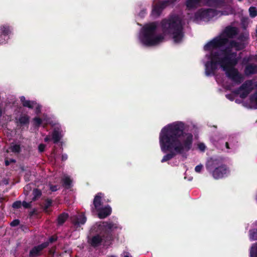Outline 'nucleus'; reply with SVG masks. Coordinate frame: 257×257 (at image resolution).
Wrapping results in <instances>:
<instances>
[{
	"instance_id": "obj_17",
	"label": "nucleus",
	"mask_w": 257,
	"mask_h": 257,
	"mask_svg": "<svg viewBox=\"0 0 257 257\" xmlns=\"http://www.w3.org/2000/svg\"><path fill=\"white\" fill-rule=\"evenodd\" d=\"M244 73L246 76L257 74V64L254 63L247 64L244 67Z\"/></svg>"
},
{
	"instance_id": "obj_37",
	"label": "nucleus",
	"mask_w": 257,
	"mask_h": 257,
	"mask_svg": "<svg viewBox=\"0 0 257 257\" xmlns=\"http://www.w3.org/2000/svg\"><path fill=\"white\" fill-rule=\"evenodd\" d=\"M252 58V56H249L247 57H244L243 58L242 61V64H243V65L246 64L247 65V64H249V62L251 60Z\"/></svg>"
},
{
	"instance_id": "obj_56",
	"label": "nucleus",
	"mask_w": 257,
	"mask_h": 257,
	"mask_svg": "<svg viewBox=\"0 0 257 257\" xmlns=\"http://www.w3.org/2000/svg\"><path fill=\"white\" fill-rule=\"evenodd\" d=\"M49 253L54 254V252H52V250H49Z\"/></svg>"
},
{
	"instance_id": "obj_12",
	"label": "nucleus",
	"mask_w": 257,
	"mask_h": 257,
	"mask_svg": "<svg viewBox=\"0 0 257 257\" xmlns=\"http://www.w3.org/2000/svg\"><path fill=\"white\" fill-rule=\"evenodd\" d=\"M211 173L215 179H219L226 176L229 173V170L226 165L222 164L215 168Z\"/></svg>"
},
{
	"instance_id": "obj_45",
	"label": "nucleus",
	"mask_w": 257,
	"mask_h": 257,
	"mask_svg": "<svg viewBox=\"0 0 257 257\" xmlns=\"http://www.w3.org/2000/svg\"><path fill=\"white\" fill-rule=\"evenodd\" d=\"M46 146L43 144H41L38 146L39 151L41 153L43 152L45 150Z\"/></svg>"
},
{
	"instance_id": "obj_46",
	"label": "nucleus",
	"mask_w": 257,
	"mask_h": 257,
	"mask_svg": "<svg viewBox=\"0 0 257 257\" xmlns=\"http://www.w3.org/2000/svg\"><path fill=\"white\" fill-rule=\"evenodd\" d=\"M203 168V165L201 164L196 166L195 168V171L197 173H200Z\"/></svg>"
},
{
	"instance_id": "obj_57",
	"label": "nucleus",
	"mask_w": 257,
	"mask_h": 257,
	"mask_svg": "<svg viewBox=\"0 0 257 257\" xmlns=\"http://www.w3.org/2000/svg\"><path fill=\"white\" fill-rule=\"evenodd\" d=\"M124 257H129L128 255H125L124 256Z\"/></svg>"
},
{
	"instance_id": "obj_41",
	"label": "nucleus",
	"mask_w": 257,
	"mask_h": 257,
	"mask_svg": "<svg viewBox=\"0 0 257 257\" xmlns=\"http://www.w3.org/2000/svg\"><path fill=\"white\" fill-rule=\"evenodd\" d=\"M250 238L253 240H257V229L250 233Z\"/></svg>"
},
{
	"instance_id": "obj_48",
	"label": "nucleus",
	"mask_w": 257,
	"mask_h": 257,
	"mask_svg": "<svg viewBox=\"0 0 257 257\" xmlns=\"http://www.w3.org/2000/svg\"><path fill=\"white\" fill-rule=\"evenodd\" d=\"M50 190H51L52 192L56 191L58 190V187H57V186H56V185H52V186L50 187Z\"/></svg>"
},
{
	"instance_id": "obj_58",
	"label": "nucleus",
	"mask_w": 257,
	"mask_h": 257,
	"mask_svg": "<svg viewBox=\"0 0 257 257\" xmlns=\"http://www.w3.org/2000/svg\"><path fill=\"white\" fill-rule=\"evenodd\" d=\"M255 57L256 59H257V55H255Z\"/></svg>"
},
{
	"instance_id": "obj_28",
	"label": "nucleus",
	"mask_w": 257,
	"mask_h": 257,
	"mask_svg": "<svg viewBox=\"0 0 257 257\" xmlns=\"http://www.w3.org/2000/svg\"><path fill=\"white\" fill-rule=\"evenodd\" d=\"M249 101L251 104H253V108L257 109V90L249 97Z\"/></svg>"
},
{
	"instance_id": "obj_29",
	"label": "nucleus",
	"mask_w": 257,
	"mask_h": 257,
	"mask_svg": "<svg viewBox=\"0 0 257 257\" xmlns=\"http://www.w3.org/2000/svg\"><path fill=\"white\" fill-rule=\"evenodd\" d=\"M52 205V200L49 198L46 199L43 205V211L46 213H48L49 211L48 208L51 206Z\"/></svg>"
},
{
	"instance_id": "obj_59",
	"label": "nucleus",
	"mask_w": 257,
	"mask_h": 257,
	"mask_svg": "<svg viewBox=\"0 0 257 257\" xmlns=\"http://www.w3.org/2000/svg\"><path fill=\"white\" fill-rule=\"evenodd\" d=\"M239 2H242V0H238Z\"/></svg>"
},
{
	"instance_id": "obj_32",
	"label": "nucleus",
	"mask_w": 257,
	"mask_h": 257,
	"mask_svg": "<svg viewBox=\"0 0 257 257\" xmlns=\"http://www.w3.org/2000/svg\"><path fill=\"white\" fill-rule=\"evenodd\" d=\"M249 16L251 18H255L257 16V9L255 7H250L248 10Z\"/></svg>"
},
{
	"instance_id": "obj_43",
	"label": "nucleus",
	"mask_w": 257,
	"mask_h": 257,
	"mask_svg": "<svg viewBox=\"0 0 257 257\" xmlns=\"http://www.w3.org/2000/svg\"><path fill=\"white\" fill-rule=\"evenodd\" d=\"M22 205H23V206L25 208H27V209L30 208L31 207V202L28 203V202L24 201L22 203Z\"/></svg>"
},
{
	"instance_id": "obj_9",
	"label": "nucleus",
	"mask_w": 257,
	"mask_h": 257,
	"mask_svg": "<svg viewBox=\"0 0 257 257\" xmlns=\"http://www.w3.org/2000/svg\"><path fill=\"white\" fill-rule=\"evenodd\" d=\"M177 0H165L158 2L153 7L151 15L154 18L159 17L163 10L167 6L173 4Z\"/></svg>"
},
{
	"instance_id": "obj_40",
	"label": "nucleus",
	"mask_w": 257,
	"mask_h": 257,
	"mask_svg": "<svg viewBox=\"0 0 257 257\" xmlns=\"http://www.w3.org/2000/svg\"><path fill=\"white\" fill-rule=\"evenodd\" d=\"M31 176V172L30 171H28L25 173L24 178L26 182H29L30 180Z\"/></svg>"
},
{
	"instance_id": "obj_13",
	"label": "nucleus",
	"mask_w": 257,
	"mask_h": 257,
	"mask_svg": "<svg viewBox=\"0 0 257 257\" xmlns=\"http://www.w3.org/2000/svg\"><path fill=\"white\" fill-rule=\"evenodd\" d=\"M253 82L252 80H247L245 81L239 87V89L242 91L240 94V97L242 99L245 98L248 94L251 92Z\"/></svg>"
},
{
	"instance_id": "obj_39",
	"label": "nucleus",
	"mask_w": 257,
	"mask_h": 257,
	"mask_svg": "<svg viewBox=\"0 0 257 257\" xmlns=\"http://www.w3.org/2000/svg\"><path fill=\"white\" fill-rule=\"evenodd\" d=\"M22 206V202L21 201H16L14 202L12 205V207L15 209H19Z\"/></svg>"
},
{
	"instance_id": "obj_36",
	"label": "nucleus",
	"mask_w": 257,
	"mask_h": 257,
	"mask_svg": "<svg viewBox=\"0 0 257 257\" xmlns=\"http://www.w3.org/2000/svg\"><path fill=\"white\" fill-rule=\"evenodd\" d=\"M248 38V37L243 34V33H241L238 37L237 38V39L240 41V42H243L244 41H246Z\"/></svg>"
},
{
	"instance_id": "obj_31",
	"label": "nucleus",
	"mask_w": 257,
	"mask_h": 257,
	"mask_svg": "<svg viewBox=\"0 0 257 257\" xmlns=\"http://www.w3.org/2000/svg\"><path fill=\"white\" fill-rule=\"evenodd\" d=\"M11 151L14 153H20L21 152V148L20 145H14L11 146L10 148Z\"/></svg>"
},
{
	"instance_id": "obj_60",
	"label": "nucleus",
	"mask_w": 257,
	"mask_h": 257,
	"mask_svg": "<svg viewBox=\"0 0 257 257\" xmlns=\"http://www.w3.org/2000/svg\"><path fill=\"white\" fill-rule=\"evenodd\" d=\"M256 33H257V29H256Z\"/></svg>"
},
{
	"instance_id": "obj_11",
	"label": "nucleus",
	"mask_w": 257,
	"mask_h": 257,
	"mask_svg": "<svg viewBox=\"0 0 257 257\" xmlns=\"http://www.w3.org/2000/svg\"><path fill=\"white\" fill-rule=\"evenodd\" d=\"M13 29L8 24L0 26V45L5 44L12 34Z\"/></svg>"
},
{
	"instance_id": "obj_24",
	"label": "nucleus",
	"mask_w": 257,
	"mask_h": 257,
	"mask_svg": "<svg viewBox=\"0 0 257 257\" xmlns=\"http://www.w3.org/2000/svg\"><path fill=\"white\" fill-rule=\"evenodd\" d=\"M227 44V46L221 50L223 56L235 55V54L237 53L236 52H232L233 47L230 46V42H228Z\"/></svg>"
},
{
	"instance_id": "obj_20",
	"label": "nucleus",
	"mask_w": 257,
	"mask_h": 257,
	"mask_svg": "<svg viewBox=\"0 0 257 257\" xmlns=\"http://www.w3.org/2000/svg\"><path fill=\"white\" fill-rule=\"evenodd\" d=\"M102 195V193L99 192L94 196L93 204L96 210L100 208V206L102 205L101 198Z\"/></svg>"
},
{
	"instance_id": "obj_8",
	"label": "nucleus",
	"mask_w": 257,
	"mask_h": 257,
	"mask_svg": "<svg viewBox=\"0 0 257 257\" xmlns=\"http://www.w3.org/2000/svg\"><path fill=\"white\" fill-rule=\"evenodd\" d=\"M222 69L224 71H225L226 76L227 78L233 82L238 84L242 82L243 77L242 74L239 72L238 69L235 67H226V69L225 68Z\"/></svg>"
},
{
	"instance_id": "obj_4",
	"label": "nucleus",
	"mask_w": 257,
	"mask_h": 257,
	"mask_svg": "<svg viewBox=\"0 0 257 257\" xmlns=\"http://www.w3.org/2000/svg\"><path fill=\"white\" fill-rule=\"evenodd\" d=\"M157 24L153 22L145 26L140 36L141 43L146 46H153L159 44L164 39L162 35H157Z\"/></svg>"
},
{
	"instance_id": "obj_21",
	"label": "nucleus",
	"mask_w": 257,
	"mask_h": 257,
	"mask_svg": "<svg viewBox=\"0 0 257 257\" xmlns=\"http://www.w3.org/2000/svg\"><path fill=\"white\" fill-rule=\"evenodd\" d=\"M86 221V217L84 214H81L77 217L75 220L73 221V224L76 227H79L80 225H83Z\"/></svg>"
},
{
	"instance_id": "obj_14",
	"label": "nucleus",
	"mask_w": 257,
	"mask_h": 257,
	"mask_svg": "<svg viewBox=\"0 0 257 257\" xmlns=\"http://www.w3.org/2000/svg\"><path fill=\"white\" fill-rule=\"evenodd\" d=\"M48 246V243L43 242L40 244L34 246L30 250L29 257H38L42 255L44 249Z\"/></svg>"
},
{
	"instance_id": "obj_51",
	"label": "nucleus",
	"mask_w": 257,
	"mask_h": 257,
	"mask_svg": "<svg viewBox=\"0 0 257 257\" xmlns=\"http://www.w3.org/2000/svg\"><path fill=\"white\" fill-rule=\"evenodd\" d=\"M68 159V156L66 154H63L62 155V161H65Z\"/></svg>"
},
{
	"instance_id": "obj_16",
	"label": "nucleus",
	"mask_w": 257,
	"mask_h": 257,
	"mask_svg": "<svg viewBox=\"0 0 257 257\" xmlns=\"http://www.w3.org/2000/svg\"><path fill=\"white\" fill-rule=\"evenodd\" d=\"M98 212V217L100 219H104L110 215L112 212L110 206L108 205L104 207L99 208L96 210Z\"/></svg>"
},
{
	"instance_id": "obj_5",
	"label": "nucleus",
	"mask_w": 257,
	"mask_h": 257,
	"mask_svg": "<svg viewBox=\"0 0 257 257\" xmlns=\"http://www.w3.org/2000/svg\"><path fill=\"white\" fill-rule=\"evenodd\" d=\"M117 227L116 224L112 222H103L99 226L100 229L103 232L101 234H96L92 237L88 241L89 243L93 247H96L101 245L103 240L104 241H110L112 238L111 231L112 229Z\"/></svg>"
},
{
	"instance_id": "obj_2",
	"label": "nucleus",
	"mask_w": 257,
	"mask_h": 257,
	"mask_svg": "<svg viewBox=\"0 0 257 257\" xmlns=\"http://www.w3.org/2000/svg\"><path fill=\"white\" fill-rule=\"evenodd\" d=\"M164 33L171 35L175 43H180L184 36L182 21L178 16H171L169 19H163L161 23Z\"/></svg>"
},
{
	"instance_id": "obj_35",
	"label": "nucleus",
	"mask_w": 257,
	"mask_h": 257,
	"mask_svg": "<svg viewBox=\"0 0 257 257\" xmlns=\"http://www.w3.org/2000/svg\"><path fill=\"white\" fill-rule=\"evenodd\" d=\"M250 257H257V245L255 246H252L250 251Z\"/></svg>"
},
{
	"instance_id": "obj_53",
	"label": "nucleus",
	"mask_w": 257,
	"mask_h": 257,
	"mask_svg": "<svg viewBox=\"0 0 257 257\" xmlns=\"http://www.w3.org/2000/svg\"><path fill=\"white\" fill-rule=\"evenodd\" d=\"M225 147L226 149H230L229 146V144L228 142L225 143Z\"/></svg>"
},
{
	"instance_id": "obj_44",
	"label": "nucleus",
	"mask_w": 257,
	"mask_h": 257,
	"mask_svg": "<svg viewBox=\"0 0 257 257\" xmlns=\"http://www.w3.org/2000/svg\"><path fill=\"white\" fill-rule=\"evenodd\" d=\"M16 162V160H15L14 159H11L9 160L8 159H6L5 161V165L6 166H9L10 163H15Z\"/></svg>"
},
{
	"instance_id": "obj_7",
	"label": "nucleus",
	"mask_w": 257,
	"mask_h": 257,
	"mask_svg": "<svg viewBox=\"0 0 257 257\" xmlns=\"http://www.w3.org/2000/svg\"><path fill=\"white\" fill-rule=\"evenodd\" d=\"M220 66L221 68H225L230 67H235L238 64L240 57H237V53L235 55H226L222 57H220L219 52Z\"/></svg>"
},
{
	"instance_id": "obj_22",
	"label": "nucleus",
	"mask_w": 257,
	"mask_h": 257,
	"mask_svg": "<svg viewBox=\"0 0 257 257\" xmlns=\"http://www.w3.org/2000/svg\"><path fill=\"white\" fill-rule=\"evenodd\" d=\"M20 100L24 107H28L31 109H33L34 104H36V102L34 101L26 100L25 96H22L20 97Z\"/></svg>"
},
{
	"instance_id": "obj_33",
	"label": "nucleus",
	"mask_w": 257,
	"mask_h": 257,
	"mask_svg": "<svg viewBox=\"0 0 257 257\" xmlns=\"http://www.w3.org/2000/svg\"><path fill=\"white\" fill-rule=\"evenodd\" d=\"M34 125L35 127H38L42 123V119L38 117H35L33 118Z\"/></svg>"
},
{
	"instance_id": "obj_26",
	"label": "nucleus",
	"mask_w": 257,
	"mask_h": 257,
	"mask_svg": "<svg viewBox=\"0 0 257 257\" xmlns=\"http://www.w3.org/2000/svg\"><path fill=\"white\" fill-rule=\"evenodd\" d=\"M200 2L201 0H187L186 6L188 9H192L196 8Z\"/></svg>"
},
{
	"instance_id": "obj_49",
	"label": "nucleus",
	"mask_w": 257,
	"mask_h": 257,
	"mask_svg": "<svg viewBox=\"0 0 257 257\" xmlns=\"http://www.w3.org/2000/svg\"><path fill=\"white\" fill-rule=\"evenodd\" d=\"M226 97L230 100L233 101L234 100V97L231 94H228L226 95Z\"/></svg>"
},
{
	"instance_id": "obj_47",
	"label": "nucleus",
	"mask_w": 257,
	"mask_h": 257,
	"mask_svg": "<svg viewBox=\"0 0 257 257\" xmlns=\"http://www.w3.org/2000/svg\"><path fill=\"white\" fill-rule=\"evenodd\" d=\"M240 91H242L241 90L239 89V87L237 89L233 90L232 91V93L235 95H240V94L241 93H240Z\"/></svg>"
},
{
	"instance_id": "obj_6",
	"label": "nucleus",
	"mask_w": 257,
	"mask_h": 257,
	"mask_svg": "<svg viewBox=\"0 0 257 257\" xmlns=\"http://www.w3.org/2000/svg\"><path fill=\"white\" fill-rule=\"evenodd\" d=\"M210 61L206 62L205 74L207 76L214 75L215 71L217 69L218 65H220L219 52L211 51L209 56Z\"/></svg>"
},
{
	"instance_id": "obj_55",
	"label": "nucleus",
	"mask_w": 257,
	"mask_h": 257,
	"mask_svg": "<svg viewBox=\"0 0 257 257\" xmlns=\"http://www.w3.org/2000/svg\"><path fill=\"white\" fill-rule=\"evenodd\" d=\"M2 115V111L1 110V109H0V116H1Z\"/></svg>"
},
{
	"instance_id": "obj_3",
	"label": "nucleus",
	"mask_w": 257,
	"mask_h": 257,
	"mask_svg": "<svg viewBox=\"0 0 257 257\" xmlns=\"http://www.w3.org/2000/svg\"><path fill=\"white\" fill-rule=\"evenodd\" d=\"M238 34V30L236 27L226 26L219 36H218L208 42L204 46L205 51H210L212 49L222 47L230 41L229 39L234 38Z\"/></svg>"
},
{
	"instance_id": "obj_50",
	"label": "nucleus",
	"mask_w": 257,
	"mask_h": 257,
	"mask_svg": "<svg viewBox=\"0 0 257 257\" xmlns=\"http://www.w3.org/2000/svg\"><path fill=\"white\" fill-rule=\"evenodd\" d=\"M198 147L201 151H204L205 150V146L204 144H200Z\"/></svg>"
},
{
	"instance_id": "obj_42",
	"label": "nucleus",
	"mask_w": 257,
	"mask_h": 257,
	"mask_svg": "<svg viewBox=\"0 0 257 257\" xmlns=\"http://www.w3.org/2000/svg\"><path fill=\"white\" fill-rule=\"evenodd\" d=\"M20 221L19 219H14L11 222L10 225L12 227L17 226L20 224Z\"/></svg>"
},
{
	"instance_id": "obj_54",
	"label": "nucleus",
	"mask_w": 257,
	"mask_h": 257,
	"mask_svg": "<svg viewBox=\"0 0 257 257\" xmlns=\"http://www.w3.org/2000/svg\"><path fill=\"white\" fill-rule=\"evenodd\" d=\"M3 200H4V198H2V197L0 198V203L2 202L3 201Z\"/></svg>"
},
{
	"instance_id": "obj_27",
	"label": "nucleus",
	"mask_w": 257,
	"mask_h": 257,
	"mask_svg": "<svg viewBox=\"0 0 257 257\" xmlns=\"http://www.w3.org/2000/svg\"><path fill=\"white\" fill-rule=\"evenodd\" d=\"M33 197L32 199L33 201H35L38 200L42 196V191L41 190L35 188L33 190L32 192Z\"/></svg>"
},
{
	"instance_id": "obj_52",
	"label": "nucleus",
	"mask_w": 257,
	"mask_h": 257,
	"mask_svg": "<svg viewBox=\"0 0 257 257\" xmlns=\"http://www.w3.org/2000/svg\"><path fill=\"white\" fill-rule=\"evenodd\" d=\"M51 140V138H50V137L49 136H47L45 138H44V141L45 142H49Z\"/></svg>"
},
{
	"instance_id": "obj_15",
	"label": "nucleus",
	"mask_w": 257,
	"mask_h": 257,
	"mask_svg": "<svg viewBox=\"0 0 257 257\" xmlns=\"http://www.w3.org/2000/svg\"><path fill=\"white\" fill-rule=\"evenodd\" d=\"M222 165V160L219 158H210L208 159L206 164V169L211 172L215 168H218Z\"/></svg>"
},
{
	"instance_id": "obj_23",
	"label": "nucleus",
	"mask_w": 257,
	"mask_h": 257,
	"mask_svg": "<svg viewBox=\"0 0 257 257\" xmlns=\"http://www.w3.org/2000/svg\"><path fill=\"white\" fill-rule=\"evenodd\" d=\"M69 217L67 213L63 212L58 215L57 217V224L59 226L62 225Z\"/></svg>"
},
{
	"instance_id": "obj_18",
	"label": "nucleus",
	"mask_w": 257,
	"mask_h": 257,
	"mask_svg": "<svg viewBox=\"0 0 257 257\" xmlns=\"http://www.w3.org/2000/svg\"><path fill=\"white\" fill-rule=\"evenodd\" d=\"M62 138L61 131L59 127H55L52 134V140L55 144L58 143Z\"/></svg>"
},
{
	"instance_id": "obj_19",
	"label": "nucleus",
	"mask_w": 257,
	"mask_h": 257,
	"mask_svg": "<svg viewBox=\"0 0 257 257\" xmlns=\"http://www.w3.org/2000/svg\"><path fill=\"white\" fill-rule=\"evenodd\" d=\"M230 46L233 47L236 51L243 50L246 47V45L242 42H237L235 40H230Z\"/></svg>"
},
{
	"instance_id": "obj_1",
	"label": "nucleus",
	"mask_w": 257,
	"mask_h": 257,
	"mask_svg": "<svg viewBox=\"0 0 257 257\" xmlns=\"http://www.w3.org/2000/svg\"><path fill=\"white\" fill-rule=\"evenodd\" d=\"M184 123L176 121L164 126L160 133L159 141L162 151L169 152L164 156L162 163L171 160L177 154H182L191 150L193 135L184 132Z\"/></svg>"
},
{
	"instance_id": "obj_34",
	"label": "nucleus",
	"mask_w": 257,
	"mask_h": 257,
	"mask_svg": "<svg viewBox=\"0 0 257 257\" xmlns=\"http://www.w3.org/2000/svg\"><path fill=\"white\" fill-rule=\"evenodd\" d=\"M220 2V0H207V5L209 6H217Z\"/></svg>"
},
{
	"instance_id": "obj_25",
	"label": "nucleus",
	"mask_w": 257,
	"mask_h": 257,
	"mask_svg": "<svg viewBox=\"0 0 257 257\" xmlns=\"http://www.w3.org/2000/svg\"><path fill=\"white\" fill-rule=\"evenodd\" d=\"M18 121L21 126L29 124L30 117L27 114L21 115L19 117Z\"/></svg>"
},
{
	"instance_id": "obj_30",
	"label": "nucleus",
	"mask_w": 257,
	"mask_h": 257,
	"mask_svg": "<svg viewBox=\"0 0 257 257\" xmlns=\"http://www.w3.org/2000/svg\"><path fill=\"white\" fill-rule=\"evenodd\" d=\"M63 185L67 188H69L72 184V180L69 177H65L62 179Z\"/></svg>"
},
{
	"instance_id": "obj_38",
	"label": "nucleus",
	"mask_w": 257,
	"mask_h": 257,
	"mask_svg": "<svg viewBox=\"0 0 257 257\" xmlns=\"http://www.w3.org/2000/svg\"><path fill=\"white\" fill-rule=\"evenodd\" d=\"M57 239H58V237L57 236L52 235L49 238L48 240L47 241H45V242L48 243V245H49L50 243L54 242L55 241H57Z\"/></svg>"
},
{
	"instance_id": "obj_10",
	"label": "nucleus",
	"mask_w": 257,
	"mask_h": 257,
	"mask_svg": "<svg viewBox=\"0 0 257 257\" xmlns=\"http://www.w3.org/2000/svg\"><path fill=\"white\" fill-rule=\"evenodd\" d=\"M217 15L216 10L208 9L206 10H199L195 13V17L201 19L210 20Z\"/></svg>"
}]
</instances>
